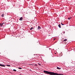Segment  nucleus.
Here are the masks:
<instances>
[{
	"instance_id": "4",
	"label": "nucleus",
	"mask_w": 75,
	"mask_h": 75,
	"mask_svg": "<svg viewBox=\"0 0 75 75\" xmlns=\"http://www.w3.org/2000/svg\"><path fill=\"white\" fill-rule=\"evenodd\" d=\"M23 17L20 18L19 19V20H20V21H22L23 20Z\"/></svg>"
},
{
	"instance_id": "10",
	"label": "nucleus",
	"mask_w": 75,
	"mask_h": 75,
	"mask_svg": "<svg viewBox=\"0 0 75 75\" xmlns=\"http://www.w3.org/2000/svg\"><path fill=\"white\" fill-rule=\"evenodd\" d=\"M1 16L2 17H4V14H2Z\"/></svg>"
},
{
	"instance_id": "3",
	"label": "nucleus",
	"mask_w": 75,
	"mask_h": 75,
	"mask_svg": "<svg viewBox=\"0 0 75 75\" xmlns=\"http://www.w3.org/2000/svg\"><path fill=\"white\" fill-rule=\"evenodd\" d=\"M40 29H41V27L40 26H38V29L37 30H40Z\"/></svg>"
},
{
	"instance_id": "22",
	"label": "nucleus",
	"mask_w": 75,
	"mask_h": 75,
	"mask_svg": "<svg viewBox=\"0 0 75 75\" xmlns=\"http://www.w3.org/2000/svg\"><path fill=\"white\" fill-rule=\"evenodd\" d=\"M49 50H50V48H49Z\"/></svg>"
},
{
	"instance_id": "1",
	"label": "nucleus",
	"mask_w": 75,
	"mask_h": 75,
	"mask_svg": "<svg viewBox=\"0 0 75 75\" xmlns=\"http://www.w3.org/2000/svg\"><path fill=\"white\" fill-rule=\"evenodd\" d=\"M43 72L44 73H45V74H48V75H62V74H58L57 73H54V72H51L50 71H44Z\"/></svg>"
},
{
	"instance_id": "19",
	"label": "nucleus",
	"mask_w": 75,
	"mask_h": 75,
	"mask_svg": "<svg viewBox=\"0 0 75 75\" xmlns=\"http://www.w3.org/2000/svg\"><path fill=\"white\" fill-rule=\"evenodd\" d=\"M39 65H40H40H41V64H38Z\"/></svg>"
},
{
	"instance_id": "14",
	"label": "nucleus",
	"mask_w": 75,
	"mask_h": 75,
	"mask_svg": "<svg viewBox=\"0 0 75 75\" xmlns=\"http://www.w3.org/2000/svg\"><path fill=\"white\" fill-rule=\"evenodd\" d=\"M0 26L1 27H2V24L1 23H0Z\"/></svg>"
},
{
	"instance_id": "16",
	"label": "nucleus",
	"mask_w": 75,
	"mask_h": 75,
	"mask_svg": "<svg viewBox=\"0 0 75 75\" xmlns=\"http://www.w3.org/2000/svg\"><path fill=\"white\" fill-rule=\"evenodd\" d=\"M2 27H3V24L2 23Z\"/></svg>"
},
{
	"instance_id": "12",
	"label": "nucleus",
	"mask_w": 75,
	"mask_h": 75,
	"mask_svg": "<svg viewBox=\"0 0 75 75\" xmlns=\"http://www.w3.org/2000/svg\"><path fill=\"white\" fill-rule=\"evenodd\" d=\"M13 71H17V70H16L15 69H13Z\"/></svg>"
},
{
	"instance_id": "23",
	"label": "nucleus",
	"mask_w": 75,
	"mask_h": 75,
	"mask_svg": "<svg viewBox=\"0 0 75 75\" xmlns=\"http://www.w3.org/2000/svg\"><path fill=\"white\" fill-rule=\"evenodd\" d=\"M19 75H21V74H20Z\"/></svg>"
},
{
	"instance_id": "20",
	"label": "nucleus",
	"mask_w": 75,
	"mask_h": 75,
	"mask_svg": "<svg viewBox=\"0 0 75 75\" xmlns=\"http://www.w3.org/2000/svg\"><path fill=\"white\" fill-rule=\"evenodd\" d=\"M30 71H31V70H30Z\"/></svg>"
},
{
	"instance_id": "15",
	"label": "nucleus",
	"mask_w": 75,
	"mask_h": 75,
	"mask_svg": "<svg viewBox=\"0 0 75 75\" xmlns=\"http://www.w3.org/2000/svg\"><path fill=\"white\" fill-rule=\"evenodd\" d=\"M68 20H70V19H71V18H68Z\"/></svg>"
},
{
	"instance_id": "8",
	"label": "nucleus",
	"mask_w": 75,
	"mask_h": 75,
	"mask_svg": "<svg viewBox=\"0 0 75 75\" xmlns=\"http://www.w3.org/2000/svg\"><path fill=\"white\" fill-rule=\"evenodd\" d=\"M6 66H7V67H9L11 66L10 65H7Z\"/></svg>"
},
{
	"instance_id": "13",
	"label": "nucleus",
	"mask_w": 75,
	"mask_h": 75,
	"mask_svg": "<svg viewBox=\"0 0 75 75\" xmlns=\"http://www.w3.org/2000/svg\"><path fill=\"white\" fill-rule=\"evenodd\" d=\"M67 41V39H65L64 40V41Z\"/></svg>"
},
{
	"instance_id": "21",
	"label": "nucleus",
	"mask_w": 75,
	"mask_h": 75,
	"mask_svg": "<svg viewBox=\"0 0 75 75\" xmlns=\"http://www.w3.org/2000/svg\"><path fill=\"white\" fill-rule=\"evenodd\" d=\"M47 47V48H48V47Z\"/></svg>"
},
{
	"instance_id": "18",
	"label": "nucleus",
	"mask_w": 75,
	"mask_h": 75,
	"mask_svg": "<svg viewBox=\"0 0 75 75\" xmlns=\"http://www.w3.org/2000/svg\"><path fill=\"white\" fill-rule=\"evenodd\" d=\"M63 33V34H65V31H64Z\"/></svg>"
},
{
	"instance_id": "5",
	"label": "nucleus",
	"mask_w": 75,
	"mask_h": 75,
	"mask_svg": "<svg viewBox=\"0 0 75 75\" xmlns=\"http://www.w3.org/2000/svg\"><path fill=\"white\" fill-rule=\"evenodd\" d=\"M58 26L59 28H61V25L59 24L58 25Z\"/></svg>"
},
{
	"instance_id": "9",
	"label": "nucleus",
	"mask_w": 75,
	"mask_h": 75,
	"mask_svg": "<svg viewBox=\"0 0 75 75\" xmlns=\"http://www.w3.org/2000/svg\"><path fill=\"white\" fill-rule=\"evenodd\" d=\"M18 69H22V68L21 67H19L18 68Z\"/></svg>"
},
{
	"instance_id": "11",
	"label": "nucleus",
	"mask_w": 75,
	"mask_h": 75,
	"mask_svg": "<svg viewBox=\"0 0 75 75\" xmlns=\"http://www.w3.org/2000/svg\"><path fill=\"white\" fill-rule=\"evenodd\" d=\"M61 24H62V25H65L64 24H63V23H61Z\"/></svg>"
},
{
	"instance_id": "2",
	"label": "nucleus",
	"mask_w": 75,
	"mask_h": 75,
	"mask_svg": "<svg viewBox=\"0 0 75 75\" xmlns=\"http://www.w3.org/2000/svg\"><path fill=\"white\" fill-rule=\"evenodd\" d=\"M0 66L1 67H6V65H4L0 64Z\"/></svg>"
},
{
	"instance_id": "6",
	"label": "nucleus",
	"mask_w": 75,
	"mask_h": 75,
	"mask_svg": "<svg viewBox=\"0 0 75 75\" xmlns=\"http://www.w3.org/2000/svg\"><path fill=\"white\" fill-rule=\"evenodd\" d=\"M57 69H61V68H59V67H57Z\"/></svg>"
},
{
	"instance_id": "7",
	"label": "nucleus",
	"mask_w": 75,
	"mask_h": 75,
	"mask_svg": "<svg viewBox=\"0 0 75 75\" xmlns=\"http://www.w3.org/2000/svg\"><path fill=\"white\" fill-rule=\"evenodd\" d=\"M32 29H33V30H34V28H33L31 27V28H30V30H32Z\"/></svg>"
},
{
	"instance_id": "17",
	"label": "nucleus",
	"mask_w": 75,
	"mask_h": 75,
	"mask_svg": "<svg viewBox=\"0 0 75 75\" xmlns=\"http://www.w3.org/2000/svg\"><path fill=\"white\" fill-rule=\"evenodd\" d=\"M2 23L3 24H5V23H4V22Z\"/></svg>"
}]
</instances>
